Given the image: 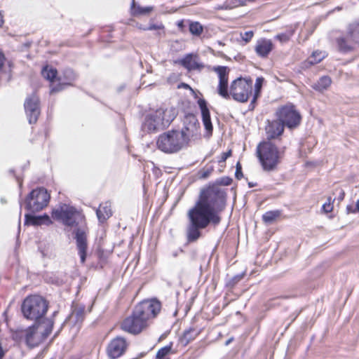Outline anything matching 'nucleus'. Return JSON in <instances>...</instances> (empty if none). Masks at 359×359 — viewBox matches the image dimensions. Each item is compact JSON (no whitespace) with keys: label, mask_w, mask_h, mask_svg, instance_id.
<instances>
[{"label":"nucleus","mask_w":359,"mask_h":359,"mask_svg":"<svg viewBox=\"0 0 359 359\" xmlns=\"http://www.w3.org/2000/svg\"><path fill=\"white\" fill-rule=\"evenodd\" d=\"M184 124V128L180 132L184 133L187 142H189L190 137L200 134V123L194 115L189 114L185 116Z\"/></svg>","instance_id":"4468645a"},{"label":"nucleus","mask_w":359,"mask_h":359,"mask_svg":"<svg viewBox=\"0 0 359 359\" xmlns=\"http://www.w3.org/2000/svg\"><path fill=\"white\" fill-rule=\"evenodd\" d=\"M176 110L173 108L163 109V114L155 117L156 126L151 127L150 123H147L149 128L163 130L168 127L176 117Z\"/></svg>","instance_id":"dca6fc26"},{"label":"nucleus","mask_w":359,"mask_h":359,"mask_svg":"<svg viewBox=\"0 0 359 359\" xmlns=\"http://www.w3.org/2000/svg\"><path fill=\"white\" fill-rule=\"evenodd\" d=\"M231 179L228 178V177H226V178H223V179L222 180V184H224V185H229V184H231Z\"/></svg>","instance_id":"de8ad7c7"},{"label":"nucleus","mask_w":359,"mask_h":359,"mask_svg":"<svg viewBox=\"0 0 359 359\" xmlns=\"http://www.w3.org/2000/svg\"><path fill=\"white\" fill-rule=\"evenodd\" d=\"M177 27H178V28H179V29H180V31H182V32H183V31H184V27H185V25H184V20H180V21H178V22H177Z\"/></svg>","instance_id":"c03bdc74"},{"label":"nucleus","mask_w":359,"mask_h":359,"mask_svg":"<svg viewBox=\"0 0 359 359\" xmlns=\"http://www.w3.org/2000/svg\"><path fill=\"white\" fill-rule=\"evenodd\" d=\"M332 83V79L328 76H321L316 83L312 84V88L319 92L327 90Z\"/></svg>","instance_id":"bb28decb"},{"label":"nucleus","mask_w":359,"mask_h":359,"mask_svg":"<svg viewBox=\"0 0 359 359\" xmlns=\"http://www.w3.org/2000/svg\"><path fill=\"white\" fill-rule=\"evenodd\" d=\"M283 123L276 118L273 121H267V125L265 127L266 140L273 141L278 139L284 132Z\"/></svg>","instance_id":"f3484780"},{"label":"nucleus","mask_w":359,"mask_h":359,"mask_svg":"<svg viewBox=\"0 0 359 359\" xmlns=\"http://www.w3.org/2000/svg\"><path fill=\"white\" fill-rule=\"evenodd\" d=\"M243 276V275H237L233 276L232 278H231L228 283V285L233 287L238 282H239L242 278Z\"/></svg>","instance_id":"58836bf2"},{"label":"nucleus","mask_w":359,"mask_h":359,"mask_svg":"<svg viewBox=\"0 0 359 359\" xmlns=\"http://www.w3.org/2000/svg\"><path fill=\"white\" fill-rule=\"evenodd\" d=\"M164 28V26L161 25H155V24H150L148 27L143 28V30H156V29H163Z\"/></svg>","instance_id":"ea45409f"},{"label":"nucleus","mask_w":359,"mask_h":359,"mask_svg":"<svg viewBox=\"0 0 359 359\" xmlns=\"http://www.w3.org/2000/svg\"><path fill=\"white\" fill-rule=\"evenodd\" d=\"M172 353V344L160 348L156 353V359H169Z\"/></svg>","instance_id":"2f4dec72"},{"label":"nucleus","mask_w":359,"mask_h":359,"mask_svg":"<svg viewBox=\"0 0 359 359\" xmlns=\"http://www.w3.org/2000/svg\"><path fill=\"white\" fill-rule=\"evenodd\" d=\"M4 61H5V56L1 52H0V71L2 69Z\"/></svg>","instance_id":"49530a36"},{"label":"nucleus","mask_w":359,"mask_h":359,"mask_svg":"<svg viewBox=\"0 0 359 359\" xmlns=\"http://www.w3.org/2000/svg\"><path fill=\"white\" fill-rule=\"evenodd\" d=\"M76 212L74 207L61 203L53 210L51 216L55 220L60 221L67 226H72L75 224Z\"/></svg>","instance_id":"9b49d317"},{"label":"nucleus","mask_w":359,"mask_h":359,"mask_svg":"<svg viewBox=\"0 0 359 359\" xmlns=\"http://www.w3.org/2000/svg\"><path fill=\"white\" fill-rule=\"evenodd\" d=\"M128 344L123 337H116L112 339L107 347V354L109 358L116 359L121 356L127 348Z\"/></svg>","instance_id":"2eb2a0df"},{"label":"nucleus","mask_w":359,"mask_h":359,"mask_svg":"<svg viewBox=\"0 0 359 359\" xmlns=\"http://www.w3.org/2000/svg\"><path fill=\"white\" fill-rule=\"evenodd\" d=\"M233 338H230L229 339H228L226 343H225V345H229L232 341H233Z\"/></svg>","instance_id":"6e6d98bb"},{"label":"nucleus","mask_w":359,"mask_h":359,"mask_svg":"<svg viewBox=\"0 0 359 359\" xmlns=\"http://www.w3.org/2000/svg\"><path fill=\"white\" fill-rule=\"evenodd\" d=\"M189 29V32L195 36H200L203 31V26L198 22H191Z\"/></svg>","instance_id":"72a5a7b5"},{"label":"nucleus","mask_w":359,"mask_h":359,"mask_svg":"<svg viewBox=\"0 0 359 359\" xmlns=\"http://www.w3.org/2000/svg\"><path fill=\"white\" fill-rule=\"evenodd\" d=\"M65 84L64 83H59L57 84V86L53 87L50 90V93H56V92H59V91H61L64 89V86Z\"/></svg>","instance_id":"37998d69"},{"label":"nucleus","mask_w":359,"mask_h":359,"mask_svg":"<svg viewBox=\"0 0 359 359\" xmlns=\"http://www.w3.org/2000/svg\"><path fill=\"white\" fill-rule=\"evenodd\" d=\"M24 107L29 123H36L40 114L39 97L35 94L27 97L25 101Z\"/></svg>","instance_id":"ddd939ff"},{"label":"nucleus","mask_w":359,"mask_h":359,"mask_svg":"<svg viewBox=\"0 0 359 359\" xmlns=\"http://www.w3.org/2000/svg\"><path fill=\"white\" fill-rule=\"evenodd\" d=\"M344 192L341 190V193H340V196L339 197V199L340 201L343 200L344 199Z\"/></svg>","instance_id":"603ef678"},{"label":"nucleus","mask_w":359,"mask_h":359,"mask_svg":"<svg viewBox=\"0 0 359 359\" xmlns=\"http://www.w3.org/2000/svg\"><path fill=\"white\" fill-rule=\"evenodd\" d=\"M264 81V79L263 77H257L256 79L255 84V93H254L253 99L251 101V103L250 104V108L251 109H253L255 107V103L257 97L259 96Z\"/></svg>","instance_id":"cd10ccee"},{"label":"nucleus","mask_w":359,"mask_h":359,"mask_svg":"<svg viewBox=\"0 0 359 359\" xmlns=\"http://www.w3.org/2000/svg\"><path fill=\"white\" fill-rule=\"evenodd\" d=\"M284 149H278L272 141L264 140L260 142L257 147V156L263 169L266 171L274 170L283 157Z\"/></svg>","instance_id":"7ed1b4c3"},{"label":"nucleus","mask_w":359,"mask_h":359,"mask_svg":"<svg viewBox=\"0 0 359 359\" xmlns=\"http://www.w3.org/2000/svg\"><path fill=\"white\" fill-rule=\"evenodd\" d=\"M235 176L238 180H241L243 177V174L242 172V167L239 162L237 163L236 166Z\"/></svg>","instance_id":"4c0bfd02"},{"label":"nucleus","mask_w":359,"mask_h":359,"mask_svg":"<svg viewBox=\"0 0 359 359\" xmlns=\"http://www.w3.org/2000/svg\"><path fill=\"white\" fill-rule=\"evenodd\" d=\"M355 212H356L355 208H353V206H351V205H347V207H346V213L347 214L355 213Z\"/></svg>","instance_id":"a18cd8bd"},{"label":"nucleus","mask_w":359,"mask_h":359,"mask_svg":"<svg viewBox=\"0 0 359 359\" xmlns=\"http://www.w3.org/2000/svg\"><path fill=\"white\" fill-rule=\"evenodd\" d=\"M86 306L80 304H73L72 311L67 320L74 325H80L85 318Z\"/></svg>","instance_id":"aec40b11"},{"label":"nucleus","mask_w":359,"mask_h":359,"mask_svg":"<svg viewBox=\"0 0 359 359\" xmlns=\"http://www.w3.org/2000/svg\"><path fill=\"white\" fill-rule=\"evenodd\" d=\"M325 53L315 51L309 58L308 62L311 65L317 64L320 62L325 57Z\"/></svg>","instance_id":"f704fd0d"},{"label":"nucleus","mask_w":359,"mask_h":359,"mask_svg":"<svg viewBox=\"0 0 359 359\" xmlns=\"http://www.w3.org/2000/svg\"><path fill=\"white\" fill-rule=\"evenodd\" d=\"M96 215L100 222L104 223L106 222L112 215L111 203L106 201L100 204L99 208L96 209Z\"/></svg>","instance_id":"b1692460"},{"label":"nucleus","mask_w":359,"mask_h":359,"mask_svg":"<svg viewBox=\"0 0 359 359\" xmlns=\"http://www.w3.org/2000/svg\"><path fill=\"white\" fill-rule=\"evenodd\" d=\"M162 114H163V109L160 108L156 109L155 111L147 114L144 118V122L142 123V130L147 133H156L158 130H161V129H150L147 123H150L149 125H151V127H155L156 122L155 120V117H157V116H159Z\"/></svg>","instance_id":"4be33fe9"},{"label":"nucleus","mask_w":359,"mask_h":359,"mask_svg":"<svg viewBox=\"0 0 359 359\" xmlns=\"http://www.w3.org/2000/svg\"><path fill=\"white\" fill-rule=\"evenodd\" d=\"M180 63L189 71L198 70L200 72L205 67V65L199 62L198 57L192 53L185 55L180 61Z\"/></svg>","instance_id":"6ab92c4d"},{"label":"nucleus","mask_w":359,"mask_h":359,"mask_svg":"<svg viewBox=\"0 0 359 359\" xmlns=\"http://www.w3.org/2000/svg\"><path fill=\"white\" fill-rule=\"evenodd\" d=\"M294 33V30L290 29L286 30L285 32L277 34L276 36V39H278L280 43H286L290 41Z\"/></svg>","instance_id":"473e14b6"},{"label":"nucleus","mask_w":359,"mask_h":359,"mask_svg":"<svg viewBox=\"0 0 359 359\" xmlns=\"http://www.w3.org/2000/svg\"><path fill=\"white\" fill-rule=\"evenodd\" d=\"M231 151H228V152H225V153H223L222 155V160L223 161H226V159L231 156Z\"/></svg>","instance_id":"09e8293b"},{"label":"nucleus","mask_w":359,"mask_h":359,"mask_svg":"<svg viewBox=\"0 0 359 359\" xmlns=\"http://www.w3.org/2000/svg\"><path fill=\"white\" fill-rule=\"evenodd\" d=\"M154 10L153 6L142 7L136 5L135 0H133L130 7L131 15L134 17L147 15Z\"/></svg>","instance_id":"a878e982"},{"label":"nucleus","mask_w":359,"mask_h":359,"mask_svg":"<svg viewBox=\"0 0 359 359\" xmlns=\"http://www.w3.org/2000/svg\"><path fill=\"white\" fill-rule=\"evenodd\" d=\"M248 186L249 187L252 188V187H254L256 186V183H253V182H248Z\"/></svg>","instance_id":"5fc2aeb1"},{"label":"nucleus","mask_w":359,"mask_h":359,"mask_svg":"<svg viewBox=\"0 0 359 359\" xmlns=\"http://www.w3.org/2000/svg\"><path fill=\"white\" fill-rule=\"evenodd\" d=\"M57 70L53 67H50L49 66H46L43 68L41 71V74L44 79L53 81L54 79L57 76Z\"/></svg>","instance_id":"c756f323"},{"label":"nucleus","mask_w":359,"mask_h":359,"mask_svg":"<svg viewBox=\"0 0 359 359\" xmlns=\"http://www.w3.org/2000/svg\"><path fill=\"white\" fill-rule=\"evenodd\" d=\"M139 28L143 29L144 27H142V26H140Z\"/></svg>","instance_id":"bf43d9fd"},{"label":"nucleus","mask_w":359,"mask_h":359,"mask_svg":"<svg viewBox=\"0 0 359 359\" xmlns=\"http://www.w3.org/2000/svg\"><path fill=\"white\" fill-rule=\"evenodd\" d=\"M4 23V16H3L1 11H0V27L3 26Z\"/></svg>","instance_id":"8fccbe9b"},{"label":"nucleus","mask_w":359,"mask_h":359,"mask_svg":"<svg viewBox=\"0 0 359 359\" xmlns=\"http://www.w3.org/2000/svg\"><path fill=\"white\" fill-rule=\"evenodd\" d=\"M276 117L283 126L290 129L297 128L301 123L302 116L294 105L287 104L277 109Z\"/></svg>","instance_id":"6e6552de"},{"label":"nucleus","mask_w":359,"mask_h":359,"mask_svg":"<svg viewBox=\"0 0 359 359\" xmlns=\"http://www.w3.org/2000/svg\"><path fill=\"white\" fill-rule=\"evenodd\" d=\"M226 204V192L215 186L201 191L194 207L187 212L189 224L187 227L188 242H195L201 236V229L208 225L217 226L222 220L221 212Z\"/></svg>","instance_id":"f257e3e1"},{"label":"nucleus","mask_w":359,"mask_h":359,"mask_svg":"<svg viewBox=\"0 0 359 359\" xmlns=\"http://www.w3.org/2000/svg\"><path fill=\"white\" fill-rule=\"evenodd\" d=\"M252 91V80L250 78H238L230 86V94L238 102H247Z\"/></svg>","instance_id":"1a4fd4ad"},{"label":"nucleus","mask_w":359,"mask_h":359,"mask_svg":"<svg viewBox=\"0 0 359 359\" xmlns=\"http://www.w3.org/2000/svg\"><path fill=\"white\" fill-rule=\"evenodd\" d=\"M198 334V332L196 329L189 328V330L184 331L183 336L181 338V341L182 343L184 344V345H187L191 341L194 339Z\"/></svg>","instance_id":"c85d7f7f"},{"label":"nucleus","mask_w":359,"mask_h":359,"mask_svg":"<svg viewBox=\"0 0 359 359\" xmlns=\"http://www.w3.org/2000/svg\"><path fill=\"white\" fill-rule=\"evenodd\" d=\"M208 69L217 73L218 76V94L224 99H229L230 97L228 92L229 69L226 66L208 67Z\"/></svg>","instance_id":"f8f14e48"},{"label":"nucleus","mask_w":359,"mask_h":359,"mask_svg":"<svg viewBox=\"0 0 359 359\" xmlns=\"http://www.w3.org/2000/svg\"><path fill=\"white\" fill-rule=\"evenodd\" d=\"M65 76L71 81L74 80L76 78L75 74L72 69H67L65 72Z\"/></svg>","instance_id":"79ce46f5"},{"label":"nucleus","mask_w":359,"mask_h":359,"mask_svg":"<svg viewBox=\"0 0 359 359\" xmlns=\"http://www.w3.org/2000/svg\"><path fill=\"white\" fill-rule=\"evenodd\" d=\"M184 133L180 130H169L159 135L157 140L158 148L166 154H173L180 151L188 142Z\"/></svg>","instance_id":"20e7f679"},{"label":"nucleus","mask_w":359,"mask_h":359,"mask_svg":"<svg viewBox=\"0 0 359 359\" xmlns=\"http://www.w3.org/2000/svg\"><path fill=\"white\" fill-rule=\"evenodd\" d=\"M355 210H356V212H359V199L356 201Z\"/></svg>","instance_id":"864d4df0"},{"label":"nucleus","mask_w":359,"mask_h":359,"mask_svg":"<svg viewBox=\"0 0 359 359\" xmlns=\"http://www.w3.org/2000/svg\"><path fill=\"white\" fill-rule=\"evenodd\" d=\"M75 239L81 262V263H84L86 258V251L88 248L86 232L83 229H77L75 232Z\"/></svg>","instance_id":"a211bd4d"},{"label":"nucleus","mask_w":359,"mask_h":359,"mask_svg":"<svg viewBox=\"0 0 359 359\" xmlns=\"http://www.w3.org/2000/svg\"><path fill=\"white\" fill-rule=\"evenodd\" d=\"M4 355V351L2 348L1 344L0 343V359H2Z\"/></svg>","instance_id":"3c124183"},{"label":"nucleus","mask_w":359,"mask_h":359,"mask_svg":"<svg viewBox=\"0 0 359 359\" xmlns=\"http://www.w3.org/2000/svg\"><path fill=\"white\" fill-rule=\"evenodd\" d=\"M48 307L47 302L42 297L30 295L24 299L21 309L25 318L38 320L46 313Z\"/></svg>","instance_id":"423d86ee"},{"label":"nucleus","mask_w":359,"mask_h":359,"mask_svg":"<svg viewBox=\"0 0 359 359\" xmlns=\"http://www.w3.org/2000/svg\"><path fill=\"white\" fill-rule=\"evenodd\" d=\"M217 43H218L219 46H224L225 45V44H224L222 41H217Z\"/></svg>","instance_id":"4d7b16f0"},{"label":"nucleus","mask_w":359,"mask_h":359,"mask_svg":"<svg viewBox=\"0 0 359 359\" xmlns=\"http://www.w3.org/2000/svg\"><path fill=\"white\" fill-rule=\"evenodd\" d=\"M44 223H51L50 217L47 215L43 216H34L29 214L25 215V224L38 226Z\"/></svg>","instance_id":"393cba45"},{"label":"nucleus","mask_w":359,"mask_h":359,"mask_svg":"<svg viewBox=\"0 0 359 359\" xmlns=\"http://www.w3.org/2000/svg\"><path fill=\"white\" fill-rule=\"evenodd\" d=\"M161 309V304L156 299L144 300L138 304L132 314L123 320L121 327L133 334H140L149 325V321L154 318Z\"/></svg>","instance_id":"f03ea898"},{"label":"nucleus","mask_w":359,"mask_h":359,"mask_svg":"<svg viewBox=\"0 0 359 359\" xmlns=\"http://www.w3.org/2000/svg\"><path fill=\"white\" fill-rule=\"evenodd\" d=\"M273 48V44L270 39H262L258 40L255 50L257 55L266 57Z\"/></svg>","instance_id":"412c9836"},{"label":"nucleus","mask_w":359,"mask_h":359,"mask_svg":"<svg viewBox=\"0 0 359 359\" xmlns=\"http://www.w3.org/2000/svg\"><path fill=\"white\" fill-rule=\"evenodd\" d=\"M53 324V320L45 319L25 330V338L27 346L35 347L43 342L51 333Z\"/></svg>","instance_id":"39448f33"},{"label":"nucleus","mask_w":359,"mask_h":359,"mask_svg":"<svg viewBox=\"0 0 359 359\" xmlns=\"http://www.w3.org/2000/svg\"><path fill=\"white\" fill-rule=\"evenodd\" d=\"M280 211L278 210L268 211L263 215L262 219L265 223H272L280 215Z\"/></svg>","instance_id":"7c9ffc66"},{"label":"nucleus","mask_w":359,"mask_h":359,"mask_svg":"<svg viewBox=\"0 0 359 359\" xmlns=\"http://www.w3.org/2000/svg\"><path fill=\"white\" fill-rule=\"evenodd\" d=\"M50 198V194L45 188H36L26 197L25 208L31 212H39L48 205Z\"/></svg>","instance_id":"0eeeda50"},{"label":"nucleus","mask_w":359,"mask_h":359,"mask_svg":"<svg viewBox=\"0 0 359 359\" xmlns=\"http://www.w3.org/2000/svg\"><path fill=\"white\" fill-rule=\"evenodd\" d=\"M340 51L348 52L353 48V45L359 46V21L350 23L346 29V36L337 40Z\"/></svg>","instance_id":"9d476101"},{"label":"nucleus","mask_w":359,"mask_h":359,"mask_svg":"<svg viewBox=\"0 0 359 359\" xmlns=\"http://www.w3.org/2000/svg\"><path fill=\"white\" fill-rule=\"evenodd\" d=\"M184 87L185 88H189V89L192 90V89L191 88V87H190L188 84H184Z\"/></svg>","instance_id":"13d9d810"},{"label":"nucleus","mask_w":359,"mask_h":359,"mask_svg":"<svg viewBox=\"0 0 359 359\" xmlns=\"http://www.w3.org/2000/svg\"><path fill=\"white\" fill-rule=\"evenodd\" d=\"M198 104L201 111L202 121L204 127L207 131L212 133L213 128L210 119V111L207 106V102L204 99L201 98L198 100Z\"/></svg>","instance_id":"5701e85b"},{"label":"nucleus","mask_w":359,"mask_h":359,"mask_svg":"<svg viewBox=\"0 0 359 359\" xmlns=\"http://www.w3.org/2000/svg\"><path fill=\"white\" fill-rule=\"evenodd\" d=\"M254 36V32L252 31H248L244 33H241V39L245 42L248 43Z\"/></svg>","instance_id":"c9c22d12"},{"label":"nucleus","mask_w":359,"mask_h":359,"mask_svg":"<svg viewBox=\"0 0 359 359\" xmlns=\"http://www.w3.org/2000/svg\"><path fill=\"white\" fill-rule=\"evenodd\" d=\"M327 201H328V202L325 203L323 205V210L326 213L330 212L333 210V205L331 203V198H328Z\"/></svg>","instance_id":"e433bc0d"},{"label":"nucleus","mask_w":359,"mask_h":359,"mask_svg":"<svg viewBox=\"0 0 359 359\" xmlns=\"http://www.w3.org/2000/svg\"><path fill=\"white\" fill-rule=\"evenodd\" d=\"M213 171V168L212 167H210V168H208L205 170H203L201 171V177L202 178H207L210 176V175L212 172Z\"/></svg>","instance_id":"a19ab883"}]
</instances>
